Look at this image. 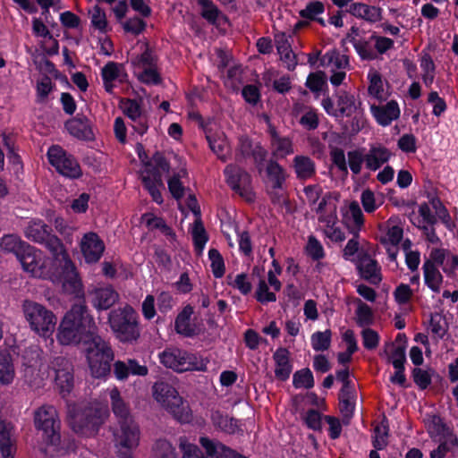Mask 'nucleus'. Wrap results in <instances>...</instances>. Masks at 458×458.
Returning <instances> with one entry per match:
<instances>
[{"instance_id": "ddd939ff", "label": "nucleus", "mask_w": 458, "mask_h": 458, "mask_svg": "<svg viewBox=\"0 0 458 458\" xmlns=\"http://www.w3.org/2000/svg\"><path fill=\"white\" fill-rule=\"evenodd\" d=\"M47 157L50 164L61 174L69 178H78L81 175V169L77 160L59 146L51 147Z\"/></svg>"}, {"instance_id": "c756f323", "label": "nucleus", "mask_w": 458, "mask_h": 458, "mask_svg": "<svg viewBox=\"0 0 458 458\" xmlns=\"http://www.w3.org/2000/svg\"><path fill=\"white\" fill-rule=\"evenodd\" d=\"M356 18L363 19L370 23H375L382 19L380 7L368 5L363 3H353L346 11Z\"/></svg>"}, {"instance_id": "0e129e2a", "label": "nucleus", "mask_w": 458, "mask_h": 458, "mask_svg": "<svg viewBox=\"0 0 458 458\" xmlns=\"http://www.w3.org/2000/svg\"><path fill=\"white\" fill-rule=\"evenodd\" d=\"M0 452L3 458H13L14 456L15 446L8 431L0 433Z\"/></svg>"}, {"instance_id": "2f4dec72", "label": "nucleus", "mask_w": 458, "mask_h": 458, "mask_svg": "<svg viewBox=\"0 0 458 458\" xmlns=\"http://www.w3.org/2000/svg\"><path fill=\"white\" fill-rule=\"evenodd\" d=\"M210 420L215 428L223 433L233 435L239 429L238 420L233 417H229L220 410L212 411Z\"/></svg>"}, {"instance_id": "0eeeda50", "label": "nucleus", "mask_w": 458, "mask_h": 458, "mask_svg": "<svg viewBox=\"0 0 458 458\" xmlns=\"http://www.w3.org/2000/svg\"><path fill=\"white\" fill-rule=\"evenodd\" d=\"M69 423L78 434L91 436L103 422V411L93 406L69 407Z\"/></svg>"}, {"instance_id": "8fccbe9b", "label": "nucleus", "mask_w": 458, "mask_h": 458, "mask_svg": "<svg viewBox=\"0 0 458 458\" xmlns=\"http://www.w3.org/2000/svg\"><path fill=\"white\" fill-rule=\"evenodd\" d=\"M201 7V16L210 24H216L220 11L212 0H198Z\"/></svg>"}, {"instance_id": "79ce46f5", "label": "nucleus", "mask_w": 458, "mask_h": 458, "mask_svg": "<svg viewBox=\"0 0 458 458\" xmlns=\"http://www.w3.org/2000/svg\"><path fill=\"white\" fill-rule=\"evenodd\" d=\"M351 44L353 46L361 60H374L377 55L372 47L371 39L354 38L352 37Z\"/></svg>"}, {"instance_id": "13d9d810", "label": "nucleus", "mask_w": 458, "mask_h": 458, "mask_svg": "<svg viewBox=\"0 0 458 458\" xmlns=\"http://www.w3.org/2000/svg\"><path fill=\"white\" fill-rule=\"evenodd\" d=\"M330 158L332 163L338 168L344 174H348V167L345 158L344 150L341 148L330 147Z\"/></svg>"}, {"instance_id": "864d4df0", "label": "nucleus", "mask_w": 458, "mask_h": 458, "mask_svg": "<svg viewBox=\"0 0 458 458\" xmlns=\"http://www.w3.org/2000/svg\"><path fill=\"white\" fill-rule=\"evenodd\" d=\"M324 416L320 411L316 409H310L303 416V422L306 427L314 431L322 430V420Z\"/></svg>"}, {"instance_id": "4468645a", "label": "nucleus", "mask_w": 458, "mask_h": 458, "mask_svg": "<svg viewBox=\"0 0 458 458\" xmlns=\"http://www.w3.org/2000/svg\"><path fill=\"white\" fill-rule=\"evenodd\" d=\"M209 360L181 349H174V371H201L208 369Z\"/></svg>"}, {"instance_id": "de8ad7c7", "label": "nucleus", "mask_w": 458, "mask_h": 458, "mask_svg": "<svg viewBox=\"0 0 458 458\" xmlns=\"http://www.w3.org/2000/svg\"><path fill=\"white\" fill-rule=\"evenodd\" d=\"M208 259L211 262L210 267L215 278H221L225 273V260L221 253L216 249L208 250Z\"/></svg>"}, {"instance_id": "bb28decb", "label": "nucleus", "mask_w": 458, "mask_h": 458, "mask_svg": "<svg viewBox=\"0 0 458 458\" xmlns=\"http://www.w3.org/2000/svg\"><path fill=\"white\" fill-rule=\"evenodd\" d=\"M392 156L391 151L383 145L371 146L365 155L366 167L370 171H377L385 163L388 162Z\"/></svg>"}, {"instance_id": "6ab92c4d", "label": "nucleus", "mask_w": 458, "mask_h": 458, "mask_svg": "<svg viewBox=\"0 0 458 458\" xmlns=\"http://www.w3.org/2000/svg\"><path fill=\"white\" fill-rule=\"evenodd\" d=\"M60 262H64V276H63V288L68 293L79 294L81 290V283L79 279L78 274L75 271V267L69 259L65 250L59 255Z\"/></svg>"}, {"instance_id": "49530a36", "label": "nucleus", "mask_w": 458, "mask_h": 458, "mask_svg": "<svg viewBox=\"0 0 458 458\" xmlns=\"http://www.w3.org/2000/svg\"><path fill=\"white\" fill-rule=\"evenodd\" d=\"M314 377L309 368H304L294 372L293 376V386L295 388L310 389L314 386Z\"/></svg>"}, {"instance_id": "5fc2aeb1", "label": "nucleus", "mask_w": 458, "mask_h": 458, "mask_svg": "<svg viewBox=\"0 0 458 458\" xmlns=\"http://www.w3.org/2000/svg\"><path fill=\"white\" fill-rule=\"evenodd\" d=\"M350 233L352 234V238H351L344 250H343V258L345 259V260H350V261H352L354 262L356 260V258H353L355 254H359V247H360V242H359V237H360V232H357V231H350Z\"/></svg>"}, {"instance_id": "f3484780", "label": "nucleus", "mask_w": 458, "mask_h": 458, "mask_svg": "<svg viewBox=\"0 0 458 458\" xmlns=\"http://www.w3.org/2000/svg\"><path fill=\"white\" fill-rule=\"evenodd\" d=\"M354 262L360 276L365 280L375 284L382 280L377 261L373 259L367 251H360Z\"/></svg>"}, {"instance_id": "338daca9", "label": "nucleus", "mask_w": 458, "mask_h": 458, "mask_svg": "<svg viewBox=\"0 0 458 458\" xmlns=\"http://www.w3.org/2000/svg\"><path fill=\"white\" fill-rule=\"evenodd\" d=\"M23 377L25 382L31 387L38 388L42 384V377L39 373V367L23 368Z\"/></svg>"}, {"instance_id": "f8f14e48", "label": "nucleus", "mask_w": 458, "mask_h": 458, "mask_svg": "<svg viewBox=\"0 0 458 458\" xmlns=\"http://www.w3.org/2000/svg\"><path fill=\"white\" fill-rule=\"evenodd\" d=\"M267 150L259 143L254 142L248 135L238 138L234 158L238 163H243L252 158L255 165L260 171L267 157Z\"/></svg>"}, {"instance_id": "c85d7f7f", "label": "nucleus", "mask_w": 458, "mask_h": 458, "mask_svg": "<svg viewBox=\"0 0 458 458\" xmlns=\"http://www.w3.org/2000/svg\"><path fill=\"white\" fill-rule=\"evenodd\" d=\"M293 168L296 178L300 181H306L316 175V164L314 160L308 156H295L293 159Z\"/></svg>"}, {"instance_id": "a878e982", "label": "nucleus", "mask_w": 458, "mask_h": 458, "mask_svg": "<svg viewBox=\"0 0 458 458\" xmlns=\"http://www.w3.org/2000/svg\"><path fill=\"white\" fill-rule=\"evenodd\" d=\"M276 364L275 376L280 381H286L293 371V364L290 360V352L284 347H279L273 354Z\"/></svg>"}, {"instance_id": "393cba45", "label": "nucleus", "mask_w": 458, "mask_h": 458, "mask_svg": "<svg viewBox=\"0 0 458 458\" xmlns=\"http://www.w3.org/2000/svg\"><path fill=\"white\" fill-rule=\"evenodd\" d=\"M101 76L103 79L105 89L108 93H112L114 89V81H124L127 74L124 71L123 64L114 62H108L102 68Z\"/></svg>"}, {"instance_id": "6e6d98bb", "label": "nucleus", "mask_w": 458, "mask_h": 458, "mask_svg": "<svg viewBox=\"0 0 458 458\" xmlns=\"http://www.w3.org/2000/svg\"><path fill=\"white\" fill-rule=\"evenodd\" d=\"M325 12V5L320 1L309 2L306 7L300 11L299 14L301 18L313 21L318 15Z\"/></svg>"}, {"instance_id": "e2e57ef3", "label": "nucleus", "mask_w": 458, "mask_h": 458, "mask_svg": "<svg viewBox=\"0 0 458 458\" xmlns=\"http://www.w3.org/2000/svg\"><path fill=\"white\" fill-rule=\"evenodd\" d=\"M413 382L420 390L427 389L432 383L431 375L420 368H414L411 371Z\"/></svg>"}, {"instance_id": "ea45409f", "label": "nucleus", "mask_w": 458, "mask_h": 458, "mask_svg": "<svg viewBox=\"0 0 458 458\" xmlns=\"http://www.w3.org/2000/svg\"><path fill=\"white\" fill-rule=\"evenodd\" d=\"M192 240L196 255L201 256L206 243L208 241V235L201 219L195 221L194 228L192 230Z\"/></svg>"}, {"instance_id": "1a4fd4ad", "label": "nucleus", "mask_w": 458, "mask_h": 458, "mask_svg": "<svg viewBox=\"0 0 458 458\" xmlns=\"http://www.w3.org/2000/svg\"><path fill=\"white\" fill-rule=\"evenodd\" d=\"M224 175L225 182L233 191L248 202L253 201L252 177L244 168L235 164H229L224 169Z\"/></svg>"}, {"instance_id": "7c9ffc66", "label": "nucleus", "mask_w": 458, "mask_h": 458, "mask_svg": "<svg viewBox=\"0 0 458 458\" xmlns=\"http://www.w3.org/2000/svg\"><path fill=\"white\" fill-rule=\"evenodd\" d=\"M266 174L271 183L272 190H282L288 178V174L284 167L274 159L267 161Z\"/></svg>"}, {"instance_id": "3c124183", "label": "nucleus", "mask_w": 458, "mask_h": 458, "mask_svg": "<svg viewBox=\"0 0 458 458\" xmlns=\"http://www.w3.org/2000/svg\"><path fill=\"white\" fill-rule=\"evenodd\" d=\"M305 252L314 261H318L325 258L324 247L314 235L309 236Z\"/></svg>"}, {"instance_id": "9b49d317", "label": "nucleus", "mask_w": 458, "mask_h": 458, "mask_svg": "<svg viewBox=\"0 0 458 458\" xmlns=\"http://www.w3.org/2000/svg\"><path fill=\"white\" fill-rule=\"evenodd\" d=\"M140 48L142 52L132 56L131 61L133 72L141 82L157 83V58L147 44H142Z\"/></svg>"}, {"instance_id": "4d7b16f0", "label": "nucleus", "mask_w": 458, "mask_h": 458, "mask_svg": "<svg viewBox=\"0 0 458 458\" xmlns=\"http://www.w3.org/2000/svg\"><path fill=\"white\" fill-rule=\"evenodd\" d=\"M255 298L262 304L275 302L276 301V293L269 291L268 285L264 279H260L259 282Z\"/></svg>"}, {"instance_id": "b1692460", "label": "nucleus", "mask_w": 458, "mask_h": 458, "mask_svg": "<svg viewBox=\"0 0 458 458\" xmlns=\"http://www.w3.org/2000/svg\"><path fill=\"white\" fill-rule=\"evenodd\" d=\"M65 128L73 137L83 140H91L94 139V133L89 119L81 114L69 120L65 123Z\"/></svg>"}, {"instance_id": "2eb2a0df", "label": "nucleus", "mask_w": 458, "mask_h": 458, "mask_svg": "<svg viewBox=\"0 0 458 458\" xmlns=\"http://www.w3.org/2000/svg\"><path fill=\"white\" fill-rule=\"evenodd\" d=\"M55 381L63 395L69 394L73 387V366L64 357H56L52 361Z\"/></svg>"}, {"instance_id": "052dcab7", "label": "nucleus", "mask_w": 458, "mask_h": 458, "mask_svg": "<svg viewBox=\"0 0 458 458\" xmlns=\"http://www.w3.org/2000/svg\"><path fill=\"white\" fill-rule=\"evenodd\" d=\"M299 123L304 129L308 131L316 130L319 125V119L317 110L310 108L301 115Z\"/></svg>"}, {"instance_id": "f704fd0d", "label": "nucleus", "mask_w": 458, "mask_h": 458, "mask_svg": "<svg viewBox=\"0 0 458 458\" xmlns=\"http://www.w3.org/2000/svg\"><path fill=\"white\" fill-rule=\"evenodd\" d=\"M174 420L181 424H190L193 420V413L187 401H183L174 388Z\"/></svg>"}, {"instance_id": "c9c22d12", "label": "nucleus", "mask_w": 458, "mask_h": 458, "mask_svg": "<svg viewBox=\"0 0 458 458\" xmlns=\"http://www.w3.org/2000/svg\"><path fill=\"white\" fill-rule=\"evenodd\" d=\"M111 405L114 414L117 419V423L134 420L130 412L128 405L124 403L120 395L117 388H113L110 391Z\"/></svg>"}, {"instance_id": "603ef678", "label": "nucleus", "mask_w": 458, "mask_h": 458, "mask_svg": "<svg viewBox=\"0 0 458 458\" xmlns=\"http://www.w3.org/2000/svg\"><path fill=\"white\" fill-rule=\"evenodd\" d=\"M306 87L313 93H318L323 90L324 87H327V76L323 72H316L309 74Z\"/></svg>"}, {"instance_id": "4be33fe9", "label": "nucleus", "mask_w": 458, "mask_h": 458, "mask_svg": "<svg viewBox=\"0 0 458 458\" xmlns=\"http://www.w3.org/2000/svg\"><path fill=\"white\" fill-rule=\"evenodd\" d=\"M89 296L97 310H107L119 299L118 293L111 286L96 287L89 293Z\"/></svg>"}, {"instance_id": "37998d69", "label": "nucleus", "mask_w": 458, "mask_h": 458, "mask_svg": "<svg viewBox=\"0 0 458 458\" xmlns=\"http://www.w3.org/2000/svg\"><path fill=\"white\" fill-rule=\"evenodd\" d=\"M153 395L157 403H159L166 410L171 407V386L168 383L157 382L153 386Z\"/></svg>"}, {"instance_id": "f257e3e1", "label": "nucleus", "mask_w": 458, "mask_h": 458, "mask_svg": "<svg viewBox=\"0 0 458 458\" xmlns=\"http://www.w3.org/2000/svg\"><path fill=\"white\" fill-rule=\"evenodd\" d=\"M98 330L88 307L80 302L73 304L62 318L56 338L63 345L89 344L87 360L90 373L94 377L101 378L110 373L114 352Z\"/></svg>"}, {"instance_id": "412c9836", "label": "nucleus", "mask_w": 458, "mask_h": 458, "mask_svg": "<svg viewBox=\"0 0 458 458\" xmlns=\"http://www.w3.org/2000/svg\"><path fill=\"white\" fill-rule=\"evenodd\" d=\"M209 148L222 162H226L230 157V148L227 138L223 131H213L212 128L204 132Z\"/></svg>"}, {"instance_id": "a19ab883", "label": "nucleus", "mask_w": 458, "mask_h": 458, "mask_svg": "<svg viewBox=\"0 0 458 458\" xmlns=\"http://www.w3.org/2000/svg\"><path fill=\"white\" fill-rule=\"evenodd\" d=\"M14 377V368L11 355L6 352H0V383L8 385Z\"/></svg>"}, {"instance_id": "09e8293b", "label": "nucleus", "mask_w": 458, "mask_h": 458, "mask_svg": "<svg viewBox=\"0 0 458 458\" xmlns=\"http://www.w3.org/2000/svg\"><path fill=\"white\" fill-rule=\"evenodd\" d=\"M356 323L360 327H369L374 322L372 309L360 301L356 310Z\"/></svg>"}, {"instance_id": "e433bc0d", "label": "nucleus", "mask_w": 458, "mask_h": 458, "mask_svg": "<svg viewBox=\"0 0 458 458\" xmlns=\"http://www.w3.org/2000/svg\"><path fill=\"white\" fill-rule=\"evenodd\" d=\"M29 245L15 234L4 235L0 241V249L4 252L13 253L17 259Z\"/></svg>"}, {"instance_id": "a18cd8bd", "label": "nucleus", "mask_w": 458, "mask_h": 458, "mask_svg": "<svg viewBox=\"0 0 458 458\" xmlns=\"http://www.w3.org/2000/svg\"><path fill=\"white\" fill-rule=\"evenodd\" d=\"M332 331L327 329L325 331H317L311 335V346L316 352H324L328 350L331 345Z\"/></svg>"}, {"instance_id": "69168bd1", "label": "nucleus", "mask_w": 458, "mask_h": 458, "mask_svg": "<svg viewBox=\"0 0 458 458\" xmlns=\"http://www.w3.org/2000/svg\"><path fill=\"white\" fill-rule=\"evenodd\" d=\"M428 102L433 104L432 114L437 117L441 116L446 111V102L437 91L428 93Z\"/></svg>"}, {"instance_id": "dca6fc26", "label": "nucleus", "mask_w": 458, "mask_h": 458, "mask_svg": "<svg viewBox=\"0 0 458 458\" xmlns=\"http://www.w3.org/2000/svg\"><path fill=\"white\" fill-rule=\"evenodd\" d=\"M80 249L87 263H96L105 250V244L96 233L89 232L82 236Z\"/></svg>"}, {"instance_id": "72a5a7b5", "label": "nucleus", "mask_w": 458, "mask_h": 458, "mask_svg": "<svg viewBox=\"0 0 458 458\" xmlns=\"http://www.w3.org/2000/svg\"><path fill=\"white\" fill-rule=\"evenodd\" d=\"M425 284L434 293H439L443 276L438 267L430 260H425L422 266Z\"/></svg>"}, {"instance_id": "680f3d73", "label": "nucleus", "mask_w": 458, "mask_h": 458, "mask_svg": "<svg viewBox=\"0 0 458 458\" xmlns=\"http://www.w3.org/2000/svg\"><path fill=\"white\" fill-rule=\"evenodd\" d=\"M22 366L25 367H39L40 366V351L37 346L27 348L22 353Z\"/></svg>"}, {"instance_id": "c03bdc74", "label": "nucleus", "mask_w": 458, "mask_h": 458, "mask_svg": "<svg viewBox=\"0 0 458 458\" xmlns=\"http://www.w3.org/2000/svg\"><path fill=\"white\" fill-rule=\"evenodd\" d=\"M428 433L431 435L434 432L436 435L442 437L448 435L455 434L454 429L450 428L444 420L437 414H433L428 419Z\"/></svg>"}, {"instance_id": "4c0bfd02", "label": "nucleus", "mask_w": 458, "mask_h": 458, "mask_svg": "<svg viewBox=\"0 0 458 458\" xmlns=\"http://www.w3.org/2000/svg\"><path fill=\"white\" fill-rule=\"evenodd\" d=\"M420 66L422 71L423 83L428 88L431 87L436 76V64L429 53L422 51L420 56Z\"/></svg>"}, {"instance_id": "7ed1b4c3", "label": "nucleus", "mask_w": 458, "mask_h": 458, "mask_svg": "<svg viewBox=\"0 0 458 458\" xmlns=\"http://www.w3.org/2000/svg\"><path fill=\"white\" fill-rule=\"evenodd\" d=\"M34 424L41 432L44 445L42 449L51 456L66 450L69 446L60 433L61 424L56 409L53 405L45 404L34 413Z\"/></svg>"}, {"instance_id": "774afa93", "label": "nucleus", "mask_w": 458, "mask_h": 458, "mask_svg": "<svg viewBox=\"0 0 458 458\" xmlns=\"http://www.w3.org/2000/svg\"><path fill=\"white\" fill-rule=\"evenodd\" d=\"M362 336V344L365 349L367 350H374L378 346L379 344V335L374 329L369 327L364 328L361 331Z\"/></svg>"}, {"instance_id": "9d476101", "label": "nucleus", "mask_w": 458, "mask_h": 458, "mask_svg": "<svg viewBox=\"0 0 458 458\" xmlns=\"http://www.w3.org/2000/svg\"><path fill=\"white\" fill-rule=\"evenodd\" d=\"M24 234L29 240L44 244L56 259L64 250L61 241L51 233L50 227L41 220L29 222Z\"/></svg>"}, {"instance_id": "58836bf2", "label": "nucleus", "mask_w": 458, "mask_h": 458, "mask_svg": "<svg viewBox=\"0 0 458 458\" xmlns=\"http://www.w3.org/2000/svg\"><path fill=\"white\" fill-rule=\"evenodd\" d=\"M437 448L429 453L430 458H445L449 452L458 450V437L456 434L443 437Z\"/></svg>"}, {"instance_id": "473e14b6", "label": "nucleus", "mask_w": 458, "mask_h": 458, "mask_svg": "<svg viewBox=\"0 0 458 458\" xmlns=\"http://www.w3.org/2000/svg\"><path fill=\"white\" fill-rule=\"evenodd\" d=\"M361 102H357L353 94L347 91H339L337 94V115L338 119L343 120L344 116H350L361 109Z\"/></svg>"}, {"instance_id": "a211bd4d", "label": "nucleus", "mask_w": 458, "mask_h": 458, "mask_svg": "<svg viewBox=\"0 0 458 458\" xmlns=\"http://www.w3.org/2000/svg\"><path fill=\"white\" fill-rule=\"evenodd\" d=\"M194 308L191 304H187L176 316L174 329L183 337L193 338L199 334V328L195 322L192 321Z\"/></svg>"}, {"instance_id": "423d86ee", "label": "nucleus", "mask_w": 458, "mask_h": 458, "mask_svg": "<svg viewBox=\"0 0 458 458\" xmlns=\"http://www.w3.org/2000/svg\"><path fill=\"white\" fill-rule=\"evenodd\" d=\"M184 178H188L186 163L181 157L174 154V199L177 200L178 209L183 216H187V213L191 211L196 216V220L201 219L200 208L194 194H189L185 205L181 202L186 190L184 182L182 181Z\"/></svg>"}, {"instance_id": "20e7f679", "label": "nucleus", "mask_w": 458, "mask_h": 458, "mask_svg": "<svg viewBox=\"0 0 458 458\" xmlns=\"http://www.w3.org/2000/svg\"><path fill=\"white\" fill-rule=\"evenodd\" d=\"M108 323L116 338L123 343H133L140 335L136 310L125 305L110 311Z\"/></svg>"}, {"instance_id": "aec40b11", "label": "nucleus", "mask_w": 458, "mask_h": 458, "mask_svg": "<svg viewBox=\"0 0 458 458\" xmlns=\"http://www.w3.org/2000/svg\"><path fill=\"white\" fill-rule=\"evenodd\" d=\"M42 257L43 253L40 250L29 245L26 246V249L20 254L17 259L20 261L25 272L30 274L32 276L38 277L46 275L47 272H44V267L40 268Z\"/></svg>"}, {"instance_id": "6e6552de", "label": "nucleus", "mask_w": 458, "mask_h": 458, "mask_svg": "<svg viewBox=\"0 0 458 458\" xmlns=\"http://www.w3.org/2000/svg\"><path fill=\"white\" fill-rule=\"evenodd\" d=\"M140 430L134 420L119 422L114 430V445L120 458H134L132 451L140 444Z\"/></svg>"}, {"instance_id": "cd10ccee", "label": "nucleus", "mask_w": 458, "mask_h": 458, "mask_svg": "<svg viewBox=\"0 0 458 458\" xmlns=\"http://www.w3.org/2000/svg\"><path fill=\"white\" fill-rule=\"evenodd\" d=\"M345 117L347 118L346 121H342V134L344 136L354 137L367 125V119L363 108L351 113L350 116Z\"/></svg>"}, {"instance_id": "39448f33", "label": "nucleus", "mask_w": 458, "mask_h": 458, "mask_svg": "<svg viewBox=\"0 0 458 458\" xmlns=\"http://www.w3.org/2000/svg\"><path fill=\"white\" fill-rule=\"evenodd\" d=\"M21 308L24 318L32 331L43 337L53 334L56 325V317L52 310L30 300H25Z\"/></svg>"}, {"instance_id": "5701e85b", "label": "nucleus", "mask_w": 458, "mask_h": 458, "mask_svg": "<svg viewBox=\"0 0 458 458\" xmlns=\"http://www.w3.org/2000/svg\"><path fill=\"white\" fill-rule=\"evenodd\" d=\"M399 105L395 100L388 101L385 106H372L371 114L381 126H388L400 116Z\"/></svg>"}, {"instance_id": "bf43d9fd", "label": "nucleus", "mask_w": 458, "mask_h": 458, "mask_svg": "<svg viewBox=\"0 0 458 458\" xmlns=\"http://www.w3.org/2000/svg\"><path fill=\"white\" fill-rule=\"evenodd\" d=\"M272 145L276 147V150L273 152V155H277L282 158L293 154L294 151L293 141L288 137H280L274 141Z\"/></svg>"}, {"instance_id": "f03ea898", "label": "nucleus", "mask_w": 458, "mask_h": 458, "mask_svg": "<svg viewBox=\"0 0 458 458\" xmlns=\"http://www.w3.org/2000/svg\"><path fill=\"white\" fill-rule=\"evenodd\" d=\"M136 150L140 160L142 163L140 170V178L146 189L148 191L153 199L160 203L162 201L160 189L164 188L163 176H167V187L172 192V177L168 175L169 162L165 159L162 154L157 152L148 159L142 144L138 143Z\"/></svg>"}]
</instances>
